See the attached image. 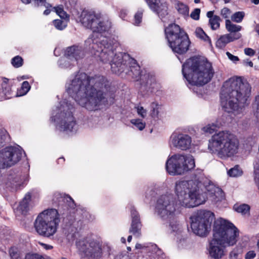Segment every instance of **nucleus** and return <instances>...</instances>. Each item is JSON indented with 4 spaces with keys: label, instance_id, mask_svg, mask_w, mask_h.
<instances>
[{
    "label": "nucleus",
    "instance_id": "nucleus-1",
    "mask_svg": "<svg viewBox=\"0 0 259 259\" xmlns=\"http://www.w3.org/2000/svg\"><path fill=\"white\" fill-rule=\"evenodd\" d=\"M82 25L92 30L93 33L85 41V48L104 63H109L113 72L117 73L116 67H121L123 62L122 54L114 53L117 46L115 40L107 37L112 23L109 18L94 11H83L80 17Z\"/></svg>",
    "mask_w": 259,
    "mask_h": 259
},
{
    "label": "nucleus",
    "instance_id": "nucleus-2",
    "mask_svg": "<svg viewBox=\"0 0 259 259\" xmlns=\"http://www.w3.org/2000/svg\"><path fill=\"white\" fill-rule=\"evenodd\" d=\"M109 87L104 76L90 77L83 72L70 76L65 85L66 92L75 102L90 111L101 109L107 104Z\"/></svg>",
    "mask_w": 259,
    "mask_h": 259
},
{
    "label": "nucleus",
    "instance_id": "nucleus-3",
    "mask_svg": "<svg viewBox=\"0 0 259 259\" xmlns=\"http://www.w3.org/2000/svg\"><path fill=\"white\" fill-rule=\"evenodd\" d=\"M204 177L203 170L197 169L192 174L191 180L176 182L175 193L181 205L194 207L203 204L208 198L214 202L224 198L222 189L212 183L205 186L206 191L203 192L202 181Z\"/></svg>",
    "mask_w": 259,
    "mask_h": 259
},
{
    "label": "nucleus",
    "instance_id": "nucleus-4",
    "mask_svg": "<svg viewBox=\"0 0 259 259\" xmlns=\"http://www.w3.org/2000/svg\"><path fill=\"white\" fill-rule=\"evenodd\" d=\"M250 92L251 87L246 80L239 77L230 78L222 88L220 100L222 108L234 116L242 114Z\"/></svg>",
    "mask_w": 259,
    "mask_h": 259
},
{
    "label": "nucleus",
    "instance_id": "nucleus-5",
    "mask_svg": "<svg viewBox=\"0 0 259 259\" xmlns=\"http://www.w3.org/2000/svg\"><path fill=\"white\" fill-rule=\"evenodd\" d=\"M182 73L191 84L202 85L209 82L214 72L211 64L201 57H192L183 65Z\"/></svg>",
    "mask_w": 259,
    "mask_h": 259
},
{
    "label": "nucleus",
    "instance_id": "nucleus-6",
    "mask_svg": "<svg viewBox=\"0 0 259 259\" xmlns=\"http://www.w3.org/2000/svg\"><path fill=\"white\" fill-rule=\"evenodd\" d=\"M239 147V141L234 134L225 130L215 133L208 140L209 152L222 159L236 155Z\"/></svg>",
    "mask_w": 259,
    "mask_h": 259
},
{
    "label": "nucleus",
    "instance_id": "nucleus-7",
    "mask_svg": "<svg viewBox=\"0 0 259 259\" xmlns=\"http://www.w3.org/2000/svg\"><path fill=\"white\" fill-rule=\"evenodd\" d=\"M239 235L237 228H213V238L209 244V254L215 259L224 255L223 247L231 246L236 244Z\"/></svg>",
    "mask_w": 259,
    "mask_h": 259
},
{
    "label": "nucleus",
    "instance_id": "nucleus-8",
    "mask_svg": "<svg viewBox=\"0 0 259 259\" xmlns=\"http://www.w3.org/2000/svg\"><path fill=\"white\" fill-rule=\"evenodd\" d=\"M73 109V106L65 100L53 109L51 119L57 123L56 127L60 131L69 133L77 131V126L72 115Z\"/></svg>",
    "mask_w": 259,
    "mask_h": 259
},
{
    "label": "nucleus",
    "instance_id": "nucleus-9",
    "mask_svg": "<svg viewBox=\"0 0 259 259\" xmlns=\"http://www.w3.org/2000/svg\"><path fill=\"white\" fill-rule=\"evenodd\" d=\"M195 166V160L192 156L177 154L168 157L165 168L170 175H182L193 169Z\"/></svg>",
    "mask_w": 259,
    "mask_h": 259
},
{
    "label": "nucleus",
    "instance_id": "nucleus-10",
    "mask_svg": "<svg viewBox=\"0 0 259 259\" xmlns=\"http://www.w3.org/2000/svg\"><path fill=\"white\" fill-rule=\"evenodd\" d=\"M78 249L85 256L92 259H99L103 251L109 252L110 248L108 245L102 246L101 239L95 235H91L76 242Z\"/></svg>",
    "mask_w": 259,
    "mask_h": 259
},
{
    "label": "nucleus",
    "instance_id": "nucleus-11",
    "mask_svg": "<svg viewBox=\"0 0 259 259\" xmlns=\"http://www.w3.org/2000/svg\"><path fill=\"white\" fill-rule=\"evenodd\" d=\"M176 204L171 194L161 195L157 200L155 212L163 221H166L172 226L179 225V221L175 217Z\"/></svg>",
    "mask_w": 259,
    "mask_h": 259
},
{
    "label": "nucleus",
    "instance_id": "nucleus-12",
    "mask_svg": "<svg viewBox=\"0 0 259 259\" xmlns=\"http://www.w3.org/2000/svg\"><path fill=\"white\" fill-rule=\"evenodd\" d=\"M214 222V227H235L228 221L222 218L215 220V215L210 210L200 209L194 212L189 218L191 227H211Z\"/></svg>",
    "mask_w": 259,
    "mask_h": 259
},
{
    "label": "nucleus",
    "instance_id": "nucleus-13",
    "mask_svg": "<svg viewBox=\"0 0 259 259\" xmlns=\"http://www.w3.org/2000/svg\"><path fill=\"white\" fill-rule=\"evenodd\" d=\"M23 150L18 147H8L0 151V169L11 167L21 159Z\"/></svg>",
    "mask_w": 259,
    "mask_h": 259
},
{
    "label": "nucleus",
    "instance_id": "nucleus-14",
    "mask_svg": "<svg viewBox=\"0 0 259 259\" xmlns=\"http://www.w3.org/2000/svg\"><path fill=\"white\" fill-rule=\"evenodd\" d=\"M60 222L59 214L56 209L45 210L36 218L34 227H57Z\"/></svg>",
    "mask_w": 259,
    "mask_h": 259
},
{
    "label": "nucleus",
    "instance_id": "nucleus-15",
    "mask_svg": "<svg viewBox=\"0 0 259 259\" xmlns=\"http://www.w3.org/2000/svg\"><path fill=\"white\" fill-rule=\"evenodd\" d=\"M192 138L188 134L175 132L169 140L170 147H173L181 150H186L191 147Z\"/></svg>",
    "mask_w": 259,
    "mask_h": 259
},
{
    "label": "nucleus",
    "instance_id": "nucleus-16",
    "mask_svg": "<svg viewBox=\"0 0 259 259\" xmlns=\"http://www.w3.org/2000/svg\"><path fill=\"white\" fill-rule=\"evenodd\" d=\"M65 58L59 61V65L62 68H67L70 66L69 60L76 61L83 56V52L80 47L72 46L66 49L65 52Z\"/></svg>",
    "mask_w": 259,
    "mask_h": 259
},
{
    "label": "nucleus",
    "instance_id": "nucleus-17",
    "mask_svg": "<svg viewBox=\"0 0 259 259\" xmlns=\"http://www.w3.org/2000/svg\"><path fill=\"white\" fill-rule=\"evenodd\" d=\"M181 36L168 42L169 47L175 53L182 54L189 49L190 44L188 36L186 32H182Z\"/></svg>",
    "mask_w": 259,
    "mask_h": 259
},
{
    "label": "nucleus",
    "instance_id": "nucleus-18",
    "mask_svg": "<svg viewBox=\"0 0 259 259\" xmlns=\"http://www.w3.org/2000/svg\"><path fill=\"white\" fill-rule=\"evenodd\" d=\"M150 9L156 12L161 20L165 22L168 15V5L165 0H145Z\"/></svg>",
    "mask_w": 259,
    "mask_h": 259
},
{
    "label": "nucleus",
    "instance_id": "nucleus-19",
    "mask_svg": "<svg viewBox=\"0 0 259 259\" xmlns=\"http://www.w3.org/2000/svg\"><path fill=\"white\" fill-rule=\"evenodd\" d=\"M129 64L131 68V72L133 75V77L137 80L140 79L143 81L147 79L146 81L147 85H151L154 82L155 79L153 77L150 76L149 74L142 75L140 72V67L136 62V61L132 58H129Z\"/></svg>",
    "mask_w": 259,
    "mask_h": 259
},
{
    "label": "nucleus",
    "instance_id": "nucleus-20",
    "mask_svg": "<svg viewBox=\"0 0 259 259\" xmlns=\"http://www.w3.org/2000/svg\"><path fill=\"white\" fill-rule=\"evenodd\" d=\"M53 9L61 18L64 19V20L57 19L53 22L54 25L57 29L62 30L65 28L67 25L69 16L64 11L62 6L54 7Z\"/></svg>",
    "mask_w": 259,
    "mask_h": 259
},
{
    "label": "nucleus",
    "instance_id": "nucleus-21",
    "mask_svg": "<svg viewBox=\"0 0 259 259\" xmlns=\"http://www.w3.org/2000/svg\"><path fill=\"white\" fill-rule=\"evenodd\" d=\"M29 176L26 174L23 176L20 175H10L8 178L7 185L14 189L17 190L23 187L28 181Z\"/></svg>",
    "mask_w": 259,
    "mask_h": 259
},
{
    "label": "nucleus",
    "instance_id": "nucleus-22",
    "mask_svg": "<svg viewBox=\"0 0 259 259\" xmlns=\"http://www.w3.org/2000/svg\"><path fill=\"white\" fill-rule=\"evenodd\" d=\"M182 32H185L176 24H170L165 29V35L168 42L181 36Z\"/></svg>",
    "mask_w": 259,
    "mask_h": 259
},
{
    "label": "nucleus",
    "instance_id": "nucleus-23",
    "mask_svg": "<svg viewBox=\"0 0 259 259\" xmlns=\"http://www.w3.org/2000/svg\"><path fill=\"white\" fill-rule=\"evenodd\" d=\"M241 37V33L227 34L221 36L216 42V46L223 48L229 42L238 39Z\"/></svg>",
    "mask_w": 259,
    "mask_h": 259
},
{
    "label": "nucleus",
    "instance_id": "nucleus-24",
    "mask_svg": "<svg viewBox=\"0 0 259 259\" xmlns=\"http://www.w3.org/2000/svg\"><path fill=\"white\" fill-rule=\"evenodd\" d=\"M31 195L30 192L26 193L22 200L20 202L16 210L18 213L25 215L29 210V202Z\"/></svg>",
    "mask_w": 259,
    "mask_h": 259
},
{
    "label": "nucleus",
    "instance_id": "nucleus-25",
    "mask_svg": "<svg viewBox=\"0 0 259 259\" xmlns=\"http://www.w3.org/2000/svg\"><path fill=\"white\" fill-rule=\"evenodd\" d=\"M11 91V89L9 83V79L5 77H0V94L2 93L5 96L9 95Z\"/></svg>",
    "mask_w": 259,
    "mask_h": 259
},
{
    "label": "nucleus",
    "instance_id": "nucleus-26",
    "mask_svg": "<svg viewBox=\"0 0 259 259\" xmlns=\"http://www.w3.org/2000/svg\"><path fill=\"white\" fill-rule=\"evenodd\" d=\"M211 228H188V232L191 231L196 236L205 237L209 234Z\"/></svg>",
    "mask_w": 259,
    "mask_h": 259
},
{
    "label": "nucleus",
    "instance_id": "nucleus-27",
    "mask_svg": "<svg viewBox=\"0 0 259 259\" xmlns=\"http://www.w3.org/2000/svg\"><path fill=\"white\" fill-rule=\"evenodd\" d=\"M37 233L44 237H49L57 231V228H35Z\"/></svg>",
    "mask_w": 259,
    "mask_h": 259
},
{
    "label": "nucleus",
    "instance_id": "nucleus-28",
    "mask_svg": "<svg viewBox=\"0 0 259 259\" xmlns=\"http://www.w3.org/2000/svg\"><path fill=\"white\" fill-rule=\"evenodd\" d=\"M234 209L236 211L241 213L242 215L249 216L250 215V207L248 204H236L234 206Z\"/></svg>",
    "mask_w": 259,
    "mask_h": 259
},
{
    "label": "nucleus",
    "instance_id": "nucleus-29",
    "mask_svg": "<svg viewBox=\"0 0 259 259\" xmlns=\"http://www.w3.org/2000/svg\"><path fill=\"white\" fill-rule=\"evenodd\" d=\"M175 8L178 12L183 17H188L189 15V8L185 4L180 2H177L175 4Z\"/></svg>",
    "mask_w": 259,
    "mask_h": 259
},
{
    "label": "nucleus",
    "instance_id": "nucleus-30",
    "mask_svg": "<svg viewBox=\"0 0 259 259\" xmlns=\"http://www.w3.org/2000/svg\"><path fill=\"white\" fill-rule=\"evenodd\" d=\"M225 26L226 29L231 33L230 34L238 33L237 32L242 29L241 26L233 24L229 19L226 20Z\"/></svg>",
    "mask_w": 259,
    "mask_h": 259
},
{
    "label": "nucleus",
    "instance_id": "nucleus-31",
    "mask_svg": "<svg viewBox=\"0 0 259 259\" xmlns=\"http://www.w3.org/2000/svg\"><path fill=\"white\" fill-rule=\"evenodd\" d=\"M195 33L197 37L208 43L209 45H211V42L209 37L205 33L201 28H196Z\"/></svg>",
    "mask_w": 259,
    "mask_h": 259
},
{
    "label": "nucleus",
    "instance_id": "nucleus-32",
    "mask_svg": "<svg viewBox=\"0 0 259 259\" xmlns=\"http://www.w3.org/2000/svg\"><path fill=\"white\" fill-rule=\"evenodd\" d=\"M131 212L132 218V227H138L142 225L139 215L134 207H131Z\"/></svg>",
    "mask_w": 259,
    "mask_h": 259
},
{
    "label": "nucleus",
    "instance_id": "nucleus-33",
    "mask_svg": "<svg viewBox=\"0 0 259 259\" xmlns=\"http://www.w3.org/2000/svg\"><path fill=\"white\" fill-rule=\"evenodd\" d=\"M222 126V124L218 122H214L207 124L202 128V131L205 133L211 134L217 128Z\"/></svg>",
    "mask_w": 259,
    "mask_h": 259
},
{
    "label": "nucleus",
    "instance_id": "nucleus-34",
    "mask_svg": "<svg viewBox=\"0 0 259 259\" xmlns=\"http://www.w3.org/2000/svg\"><path fill=\"white\" fill-rule=\"evenodd\" d=\"M150 115L154 119L158 118V115L161 109V106L156 102H153L150 105Z\"/></svg>",
    "mask_w": 259,
    "mask_h": 259
},
{
    "label": "nucleus",
    "instance_id": "nucleus-35",
    "mask_svg": "<svg viewBox=\"0 0 259 259\" xmlns=\"http://www.w3.org/2000/svg\"><path fill=\"white\" fill-rule=\"evenodd\" d=\"M9 253L11 259H21L20 252L16 247H11L9 249Z\"/></svg>",
    "mask_w": 259,
    "mask_h": 259
},
{
    "label": "nucleus",
    "instance_id": "nucleus-36",
    "mask_svg": "<svg viewBox=\"0 0 259 259\" xmlns=\"http://www.w3.org/2000/svg\"><path fill=\"white\" fill-rule=\"evenodd\" d=\"M221 18L219 16L215 15L214 17L209 19V23L213 30H216L220 27Z\"/></svg>",
    "mask_w": 259,
    "mask_h": 259
},
{
    "label": "nucleus",
    "instance_id": "nucleus-37",
    "mask_svg": "<svg viewBox=\"0 0 259 259\" xmlns=\"http://www.w3.org/2000/svg\"><path fill=\"white\" fill-rule=\"evenodd\" d=\"M243 171L239 166L236 165L233 168H231L228 172L230 177H237L242 175Z\"/></svg>",
    "mask_w": 259,
    "mask_h": 259
},
{
    "label": "nucleus",
    "instance_id": "nucleus-38",
    "mask_svg": "<svg viewBox=\"0 0 259 259\" xmlns=\"http://www.w3.org/2000/svg\"><path fill=\"white\" fill-rule=\"evenodd\" d=\"M30 89V86L28 81H25L22 84L20 90L19 91V93H18V96H22L25 95L27 94V93Z\"/></svg>",
    "mask_w": 259,
    "mask_h": 259
},
{
    "label": "nucleus",
    "instance_id": "nucleus-39",
    "mask_svg": "<svg viewBox=\"0 0 259 259\" xmlns=\"http://www.w3.org/2000/svg\"><path fill=\"white\" fill-rule=\"evenodd\" d=\"M245 13L243 12H237L231 16V20L236 23H240L244 17Z\"/></svg>",
    "mask_w": 259,
    "mask_h": 259
},
{
    "label": "nucleus",
    "instance_id": "nucleus-40",
    "mask_svg": "<svg viewBox=\"0 0 259 259\" xmlns=\"http://www.w3.org/2000/svg\"><path fill=\"white\" fill-rule=\"evenodd\" d=\"M242 252L240 247H236L230 253V259H240L239 255Z\"/></svg>",
    "mask_w": 259,
    "mask_h": 259
},
{
    "label": "nucleus",
    "instance_id": "nucleus-41",
    "mask_svg": "<svg viewBox=\"0 0 259 259\" xmlns=\"http://www.w3.org/2000/svg\"><path fill=\"white\" fill-rule=\"evenodd\" d=\"M23 60L19 56L14 57L11 60L12 65L15 68H18L22 66Z\"/></svg>",
    "mask_w": 259,
    "mask_h": 259
},
{
    "label": "nucleus",
    "instance_id": "nucleus-42",
    "mask_svg": "<svg viewBox=\"0 0 259 259\" xmlns=\"http://www.w3.org/2000/svg\"><path fill=\"white\" fill-rule=\"evenodd\" d=\"M131 122L140 131L143 130L145 127V123L139 119H132Z\"/></svg>",
    "mask_w": 259,
    "mask_h": 259
},
{
    "label": "nucleus",
    "instance_id": "nucleus-43",
    "mask_svg": "<svg viewBox=\"0 0 259 259\" xmlns=\"http://www.w3.org/2000/svg\"><path fill=\"white\" fill-rule=\"evenodd\" d=\"M220 14L226 20L229 19V18H231V16L232 15L231 11L226 7L221 10Z\"/></svg>",
    "mask_w": 259,
    "mask_h": 259
},
{
    "label": "nucleus",
    "instance_id": "nucleus-44",
    "mask_svg": "<svg viewBox=\"0 0 259 259\" xmlns=\"http://www.w3.org/2000/svg\"><path fill=\"white\" fill-rule=\"evenodd\" d=\"M143 16V11H138L134 17V24L138 25L141 22Z\"/></svg>",
    "mask_w": 259,
    "mask_h": 259
},
{
    "label": "nucleus",
    "instance_id": "nucleus-45",
    "mask_svg": "<svg viewBox=\"0 0 259 259\" xmlns=\"http://www.w3.org/2000/svg\"><path fill=\"white\" fill-rule=\"evenodd\" d=\"M33 2L35 7L44 6L46 8L51 7V5L47 3L46 0H33Z\"/></svg>",
    "mask_w": 259,
    "mask_h": 259
},
{
    "label": "nucleus",
    "instance_id": "nucleus-46",
    "mask_svg": "<svg viewBox=\"0 0 259 259\" xmlns=\"http://www.w3.org/2000/svg\"><path fill=\"white\" fill-rule=\"evenodd\" d=\"M25 259H45L41 255L37 253H27Z\"/></svg>",
    "mask_w": 259,
    "mask_h": 259
},
{
    "label": "nucleus",
    "instance_id": "nucleus-47",
    "mask_svg": "<svg viewBox=\"0 0 259 259\" xmlns=\"http://www.w3.org/2000/svg\"><path fill=\"white\" fill-rule=\"evenodd\" d=\"M64 199L66 201V202L68 203V205L71 208H74L75 207V204L74 203V200L72 199V198L68 195L64 196Z\"/></svg>",
    "mask_w": 259,
    "mask_h": 259
},
{
    "label": "nucleus",
    "instance_id": "nucleus-48",
    "mask_svg": "<svg viewBox=\"0 0 259 259\" xmlns=\"http://www.w3.org/2000/svg\"><path fill=\"white\" fill-rule=\"evenodd\" d=\"M130 232L132 233L137 238L140 237L141 235V230L139 228H131L130 230Z\"/></svg>",
    "mask_w": 259,
    "mask_h": 259
},
{
    "label": "nucleus",
    "instance_id": "nucleus-49",
    "mask_svg": "<svg viewBox=\"0 0 259 259\" xmlns=\"http://www.w3.org/2000/svg\"><path fill=\"white\" fill-rule=\"evenodd\" d=\"M200 10L195 9L190 14V17L194 20H198L199 19Z\"/></svg>",
    "mask_w": 259,
    "mask_h": 259
},
{
    "label": "nucleus",
    "instance_id": "nucleus-50",
    "mask_svg": "<svg viewBox=\"0 0 259 259\" xmlns=\"http://www.w3.org/2000/svg\"><path fill=\"white\" fill-rule=\"evenodd\" d=\"M136 109L138 115H139L143 118L146 116L147 112L146 110L144 109L143 107L138 106L136 107Z\"/></svg>",
    "mask_w": 259,
    "mask_h": 259
},
{
    "label": "nucleus",
    "instance_id": "nucleus-51",
    "mask_svg": "<svg viewBox=\"0 0 259 259\" xmlns=\"http://www.w3.org/2000/svg\"><path fill=\"white\" fill-rule=\"evenodd\" d=\"M63 198V195L62 194L59 192H56L53 195V198L52 199L54 203H57L61 201V199Z\"/></svg>",
    "mask_w": 259,
    "mask_h": 259
},
{
    "label": "nucleus",
    "instance_id": "nucleus-52",
    "mask_svg": "<svg viewBox=\"0 0 259 259\" xmlns=\"http://www.w3.org/2000/svg\"><path fill=\"white\" fill-rule=\"evenodd\" d=\"M244 53L246 55L249 56H253L254 55L255 52L254 50L251 48H245L244 50Z\"/></svg>",
    "mask_w": 259,
    "mask_h": 259
},
{
    "label": "nucleus",
    "instance_id": "nucleus-53",
    "mask_svg": "<svg viewBox=\"0 0 259 259\" xmlns=\"http://www.w3.org/2000/svg\"><path fill=\"white\" fill-rule=\"evenodd\" d=\"M226 55L228 58L234 63H236V62L239 61V58L237 56H234L228 52L226 53Z\"/></svg>",
    "mask_w": 259,
    "mask_h": 259
},
{
    "label": "nucleus",
    "instance_id": "nucleus-54",
    "mask_svg": "<svg viewBox=\"0 0 259 259\" xmlns=\"http://www.w3.org/2000/svg\"><path fill=\"white\" fill-rule=\"evenodd\" d=\"M255 255L254 251H249L246 254L245 259H252L255 256Z\"/></svg>",
    "mask_w": 259,
    "mask_h": 259
},
{
    "label": "nucleus",
    "instance_id": "nucleus-55",
    "mask_svg": "<svg viewBox=\"0 0 259 259\" xmlns=\"http://www.w3.org/2000/svg\"><path fill=\"white\" fill-rule=\"evenodd\" d=\"M255 104L256 105V116H259V95L255 98Z\"/></svg>",
    "mask_w": 259,
    "mask_h": 259
},
{
    "label": "nucleus",
    "instance_id": "nucleus-56",
    "mask_svg": "<svg viewBox=\"0 0 259 259\" xmlns=\"http://www.w3.org/2000/svg\"><path fill=\"white\" fill-rule=\"evenodd\" d=\"M127 15V12L125 10H121L119 13V17L123 20L124 19L125 16Z\"/></svg>",
    "mask_w": 259,
    "mask_h": 259
},
{
    "label": "nucleus",
    "instance_id": "nucleus-57",
    "mask_svg": "<svg viewBox=\"0 0 259 259\" xmlns=\"http://www.w3.org/2000/svg\"><path fill=\"white\" fill-rule=\"evenodd\" d=\"M243 64L245 66H249L251 67H253V63L249 60H243Z\"/></svg>",
    "mask_w": 259,
    "mask_h": 259
},
{
    "label": "nucleus",
    "instance_id": "nucleus-58",
    "mask_svg": "<svg viewBox=\"0 0 259 259\" xmlns=\"http://www.w3.org/2000/svg\"><path fill=\"white\" fill-rule=\"evenodd\" d=\"M53 8L52 6L51 7H49L48 8H47V9L44 12V14L45 15H48L50 14V12L51 11H54V10L53 9Z\"/></svg>",
    "mask_w": 259,
    "mask_h": 259
},
{
    "label": "nucleus",
    "instance_id": "nucleus-59",
    "mask_svg": "<svg viewBox=\"0 0 259 259\" xmlns=\"http://www.w3.org/2000/svg\"><path fill=\"white\" fill-rule=\"evenodd\" d=\"M147 247V246H146L145 245L141 244L140 243H137L135 246V248L137 249H144Z\"/></svg>",
    "mask_w": 259,
    "mask_h": 259
},
{
    "label": "nucleus",
    "instance_id": "nucleus-60",
    "mask_svg": "<svg viewBox=\"0 0 259 259\" xmlns=\"http://www.w3.org/2000/svg\"><path fill=\"white\" fill-rule=\"evenodd\" d=\"M40 244L44 247L47 250L51 249L53 248V246L50 245H48L43 243H40Z\"/></svg>",
    "mask_w": 259,
    "mask_h": 259
},
{
    "label": "nucleus",
    "instance_id": "nucleus-61",
    "mask_svg": "<svg viewBox=\"0 0 259 259\" xmlns=\"http://www.w3.org/2000/svg\"><path fill=\"white\" fill-rule=\"evenodd\" d=\"M214 16L215 15H213V11H209L207 13V16L209 18V19L214 17Z\"/></svg>",
    "mask_w": 259,
    "mask_h": 259
},
{
    "label": "nucleus",
    "instance_id": "nucleus-62",
    "mask_svg": "<svg viewBox=\"0 0 259 259\" xmlns=\"http://www.w3.org/2000/svg\"><path fill=\"white\" fill-rule=\"evenodd\" d=\"M22 2L25 4H29L31 2V0H21Z\"/></svg>",
    "mask_w": 259,
    "mask_h": 259
},
{
    "label": "nucleus",
    "instance_id": "nucleus-63",
    "mask_svg": "<svg viewBox=\"0 0 259 259\" xmlns=\"http://www.w3.org/2000/svg\"><path fill=\"white\" fill-rule=\"evenodd\" d=\"M251 1L255 5H257L259 3V0H251Z\"/></svg>",
    "mask_w": 259,
    "mask_h": 259
},
{
    "label": "nucleus",
    "instance_id": "nucleus-64",
    "mask_svg": "<svg viewBox=\"0 0 259 259\" xmlns=\"http://www.w3.org/2000/svg\"><path fill=\"white\" fill-rule=\"evenodd\" d=\"M255 31L259 35V25L257 26L255 28Z\"/></svg>",
    "mask_w": 259,
    "mask_h": 259
}]
</instances>
